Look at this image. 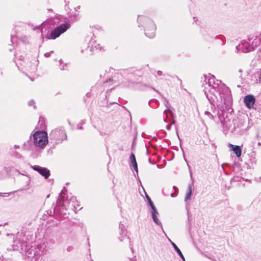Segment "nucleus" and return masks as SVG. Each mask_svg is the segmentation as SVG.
Returning a JSON list of instances; mask_svg holds the SVG:
<instances>
[{"label":"nucleus","mask_w":261,"mask_h":261,"mask_svg":"<svg viewBox=\"0 0 261 261\" xmlns=\"http://www.w3.org/2000/svg\"><path fill=\"white\" fill-rule=\"evenodd\" d=\"M35 102L33 100H31L28 102V105L29 106H33L34 109H35V108H36V106L35 105Z\"/></svg>","instance_id":"obj_30"},{"label":"nucleus","mask_w":261,"mask_h":261,"mask_svg":"<svg viewBox=\"0 0 261 261\" xmlns=\"http://www.w3.org/2000/svg\"><path fill=\"white\" fill-rule=\"evenodd\" d=\"M171 196L172 197H173V194H171Z\"/></svg>","instance_id":"obj_46"},{"label":"nucleus","mask_w":261,"mask_h":261,"mask_svg":"<svg viewBox=\"0 0 261 261\" xmlns=\"http://www.w3.org/2000/svg\"><path fill=\"white\" fill-rule=\"evenodd\" d=\"M215 77L213 75L212 76V77H210V79H208L207 84L206 83V85H207V86H206L205 87H208V86L210 85V86L211 85V87H212L213 85H215L216 87V88H218V87H220L221 85H222L221 84V81L219 80H216V81H215Z\"/></svg>","instance_id":"obj_14"},{"label":"nucleus","mask_w":261,"mask_h":261,"mask_svg":"<svg viewBox=\"0 0 261 261\" xmlns=\"http://www.w3.org/2000/svg\"><path fill=\"white\" fill-rule=\"evenodd\" d=\"M77 128L79 129H83V127H82V125L80 124H77Z\"/></svg>","instance_id":"obj_37"},{"label":"nucleus","mask_w":261,"mask_h":261,"mask_svg":"<svg viewBox=\"0 0 261 261\" xmlns=\"http://www.w3.org/2000/svg\"><path fill=\"white\" fill-rule=\"evenodd\" d=\"M60 69L63 70V68H61H61H60Z\"/></svg>","instance_id":"obj_49"},{"label":"nucleus","mask_w":261,"mask_h":261,"mask_svg":"<svg viewBox=\"0 0 261 261\" xmlns=\"http://www.w3.org/2000/svg\"><path fill=\"white\" fill-rule=\"evenodd\" d=\"M239 71L240 72H242V69H240V70H239Z\"/></svg>","instance_id":"obj_42"},{"label":"nucleus","mask_w":261,"mask_h":261,"mask_svg":"<svg viewBox=\"0 0 261 261\" xmlns=\"http://www.w3.org/2000/svg\"><path fill=\"white\" fill-rule=\"evenodd\" d=\"M203 91L209 102L214 107L216 105L218 107L223 105L229 106L232 102L231 92L225 85H221L218 88L215 85H209L208 87L204 88Z\"/></svg>","instance_id":"obj_1"},{"label":"nucleus","mask_w":261,"mask_h":261,"mask_svg":"<svg viewBox=\"0 0 261 261\" xmlns=\"http://www.w3.org/2000/svg\"><path fill=\"white\" fill-rule=\"evenodd\" d=\"M170 75L167 73H164L163 77L159 78V80H169Z\"/></svg>","instance_id":"obj_26"},{"label":"nucleus","mask_w":261,"mask_h":261,"mask_svg":"<svg viewBox=\"0 0 261 261\" xmlns=\"http://www.w3.org/2000/svg\"><path fill=\"white\" fill-rule=\"evenodd\" d=\"M146 199L148 201V204L149 206L154 205L153 202L152 201L151 199H150V197L148 195H146Z\"/></svg>","instance_id":"obj_28"},{"label":"nucleus","mask_w":261,"mask_h":261,"mask_svg":"<svg viewBox=\"0 0 261 261\" xmlns=\"http://www.w3.org/2000/svg\"><path fill=\"white\" fill-rule=\"evenodd\" d=\"M221 123L223 125L224 131H228L229 130V124L230 122H223L221 121Z\"/></svg>","instance_id":"obj_23"},{"label":"nucleus","mask_w":261,"mask_h":261,"mask_svg":"<svg viewBox=\"0 0 261 261\" xmlns=\"http://www.w3.org/2000/svg\"><path fill=\"white\" fill-rule=\"evenodd\" d=\"M32 168L38 172L40 174L44 177L45 179L48 178L50 175V171L47 168L42 167L38 165H34L32 166Z\"/></svg>","instance_id":"obj_10"},{"label":"nucleus","mask_w":261,"mask_h":261,"mask_svg":"<svg viewBox=\"0 0 261 261\" xmlns=\"http://www.w3.org/2000/svg\"><path fill=\"white\" fill-rule=\"evenodd\" d=\"M171 127V125L170 124H167L166 126V129L167 130H170Z\"/></svg>","instance_id":"obj_36"},{"label":"nucleus","mask_w":261,"mask_h":261,"mask_svg":"<svg viewBox=\"0 0 261 261\" xmlns=\"http://www.w3.org/2000/svg\"><path fill=\"white\" fill-rule=\"evenodd\" d=\"M126 239L128 240V241H129V247H130V249L133 251V245H132V244H131V242H130V239H129L128 237V238H127Z\"/></svg>","instance_id":"obj_35"},{"label":"nucleus","mask_w":261,"mask_h":261,"mask_svg":"<svg viewBox=\"0 0 261 261\" xmlns=\"http://www.w3.org/2000/svg\"><path fill=\"white\" fill-rule=\"evenodd\" d=\"M169 120L171 121L170 124L172 125L174 124L175 123V120H174V118H170Z\"/></svg>","instance_id":"obj_33"},{"label":"nucleus","mask_w":261,"mask_h":261,"mask_svg":"<svg viewBox=\"0 0 261 261\" xmlns=\"http://www.w3.org/2000/svg\"><path fill=\"white\" fill-rule=\"evenodd\" d=\"M33 143L35 146L44 148L48 143L47 134L45 131H37L33 135Z\"/></svg>","instance_id":"obj_5"},{"label":"nucleus","mask_w":261,"mask_h":261,"mask_svg":"<svg viewBox=\"0 0 261 261\" xmlns=\"http://www.w3.org/2000/svg\"><path fill=\"white\" fill-rule=\"evenodd\" d=\"M159 214H153L151 215L152 219L153 221V222L159 226H160L162 229H163V226L161 222L160 221V220L158 218V216Z\"/></svg>","instance_id":"obj_19"},{"label":"nucleus","mask_w":261,"mask_h":261,"mask_svg":"<svg viewBox=\"0 0 261 261\" xmlns=\"http://www.w3.org/2000/svg\"><path fill=\"white\" fill-rule=\"evenodd\" d=\"M132 166L133 167L135 171L138 173V165L137 161H135L134 162H131Z\"/></svg>","instance_id":"obj_25"},{"label":"nucleus","mask_w":261,"mask_h":261,"mask_svg":"<svg viewBox=\"0 0 261 261\" xmlns=\"http://www.w3.org/2000/svg\"><path fill=\"white\" fill-rule=\"evenodd\" d=\"M11 154L12 156H14L17 158H22V156L21 155H20L18 152H17L16 151H13L12 152H11Z\"/></svg>","instance_id":"obj_27"},{"label":"nucleus","mask_w":261,"mask_h":261,"mask_svg":"<svg viewBox=\"0 0 261 261\" xmlns=\"http://www.w3.org/2000/svg\"><path fill=\"white\" fill-rule=\"evenodd\" d=\"M153 89V90L156 91L157 92H158L154 88H152Z\"/></svg>","instance_id":"obj_44"},{"label":"nucleus","mask_w":261,"mask_h":261,"mask_svg":"<svg viewBox=\"0 0 261 261\" xmlns=\"http://www.w3.org/2000/svg\"><path fill=\"white\" fill-rule=\"evenodd\" d=\"M19 146L18 145H15L14 146H13V148L14 149H18L19 148Z\"/></svg>","instance_id":"obj_39"},{"label":"nucleus","mask_w":261,"mask_h":261,"mask_svg":"<svg viewBox=\"0 0 261 261\" xmlns=\"http://www.w3.org/2000/svg\"><path fill=\"white\" fill-rule=\"evenodd\" d=\"M70 26L69 23L66 22L60 24L53 29L50 34V36L46 37L47 39H55L59 37L62 34L65 32Z\"/></svg>","instance_id":"obj_8"},{"label":"nucleus","mask_w":261,"mask_h":261,"mask_svg":"<svg viewBox=\"0 0 261 261\" xmlns=\"http://www.w3.org/2000/svg\"><path fill=\"white\" fill-rule=\"evenodd\" d=\"M192 186H193V184H189L188 186V191L186 193L185 199V200L186 201L191 199V195L192 194Z\"/></svg>","instance_id":"obj_20"},{"label":"nucleus","mask_w":261,"mask_h":261,"mask_svg":"<svg viewBox=\"0 0 261 261\" xmlns=\"http://www.w3.org/2000/svg\"><path fill=\"white\" fill-rule=\"evenodd\" d=\"M103 83H109L111 85H114V86L122 84L124 86L129 87V85L127 84V82L124 81L122 70L120 72L115 73L112 77H107V80L103 82Z\"/></svg>","instance_id":"obj_7"},{"label":"nucleus","mask_w":261,"mask_h":261,"mask_svg":"<svg viewBox=\"0 0 261 261\" xmlns=\"http://www.w3.org/2000/svg\"><path fill=\"white\" fill-rule=\"evenodd\" d=\"M148 105L151 108L153 109H156L159 106L160 102L156 99H152L149 101Z\"/></svg>","instance_id":"obj_18"},{"label":"nucleus","mask_w":261,"mask_h":261,"mask_svg":"<svg viewBox=\"0 0 261 261\" xmlns=\"http://www.w3.org/2000/svg\"><path fill=\"white\" fill-rule=\"evenodd\" d=\"M124 81L127 82V84L130 87L132 84L138 80L140 75L138 74L140 71L135 70L133 68L122 70Z\"/></svg>","instance_id":"obj_6"},{"label":"nucleus","mask_w":261,"mask_h":261,"mask_svg":"<svg viewBox=\"0 0 261 261\" xmlns=\"http://www.w3.org/2000/svg\"><path fill=\"white\" fill-rule=\"evenodd\" d=\"M119 228L120 229V236L119 237V239L120 241H123L126 237V229L125 224L123 222H120L119 223Z\"/></svg>","instance_id":"obj_13"},{"label":"nucleus","mask_w":261,"mask_h":261,"mask_svg":"<svg viewBox=\"0 0 261 261\" xmlns=\"http://www.w3.org/2000/svg\"><path fill=\"white\" fill-rule=\"evenodd\" d=\"M129 260H133V259H131V258H129Z\"/></svg>","instance_id":"obj_48"},{"label":"nucleus","mask_w":261,"mask_h":261,"mask_svg":"<svg viewBox=\"0 0 261 261\" xmlns=\"http://www.w3.org/2000/svg\"><path fill=\"white\" fill-rule=\"evenodd\" d=\"M49 136L50 139L58 141H62L67 138L65 132L62 128H56L50 132Z\"/></svg>","instance_id":"obj_9"},{"label":"nucleus","mask_w":261,"mask_h":261,"mask_svg":"<svg viewBox=\"0 0 261 261\" xmlns=\"http://www.w3.org/2000/svg\"><path fill=\"white\" fill-rule=\"evenodd\" d=\"M76 8L77 9H79L80 8V6L77 7Z\"/></svg>","instance_id":"obj_45"},{"label":"nucleus","mask_w":261,"mask_h":261,"mask_svg":"<svg viewBox=\"0 0 261 261\" xmlns=\"http://www.w3.org/2000/svg\"><path fill=\"white\" fill-rule=\"evenodd\" d=\"M137 21L139 27H145V35L149 38L155 36L156 26L154 22L149 18L140 15L138 17Z\"/></svg>","instance_id":"obj_3"},{"label":"nucleus","mask_w":261,"mask_h":261,"mask_svg":"<svg viewBox=\"0 0 261 261\" xmlns=\"http://www.w3.org/2000/svg\"><path fill=\"white\" fill-rule=\"evenodd\" d=\"M260 44V39L256 36L253 39L250 36L248 37L247 40H244L236 46L238 50H242L244 53H249L253 51Z\"/></svg>","instance_id":"obj_4"},{"label":"nucleus","mask_w":261,"mask_h":261,"mask_svg":"<svg viewBox=\"0 0 261 261\" xmlns=\"http://www.w3.org/2000/svg\"><path fill=\"white\" fill-rule=\"evenodd\" d=\"M184 159H185V160L186 162H187V160H186V159L185 158V157H184Z\"/></svg>","instance_id":"obj_47"},{"label":"nucleus","mask_w":261,"mask_h":261,"mask_svg":"<svg viewBox=\"0 0 261 261\" xmlns=\"http://www.w3.org/2000/svg\"><path fill=\"white\" fill-rule=\"evenodd\" d=\"M164 99L166 100V103H165V106L166 107V109L164 111V113H165L166 115L167 118L164 119V121L165 122H167V119H170V118H174V114L172 112V111L169 109L168 105V101L165 98Z\"/></svg>","instance_id":"obj_12"},{"label":"nucleus","mask_w":261,"mask_h":261,"mask_svg":"<svg viewBox=\"0 0 261 261\" xmlns=\"http://www.w3.org/2000/svg\"><path fill=\"white\" fill-rule=\"evenodd\" d=\"M179 256L180 257V258L182 259V260L184 261H185V257L182 254V253H181V255H179Z\"/></svg>","instance_id":"obj_38"},{"label":"nucleus","mask_w":261,"mask_h":261,"mask_svg":"<svg viewBox=\"0 0 261 261\" xmlns=\"http://www.w3.org/2000/svg\"><path fill=\"white\" fill-rule=\"evenodd\" d=\"M88 47H90V51H93L95 49L100 50L101 48L100 44H99L95 45L94 46L93 45H92L91 47L89 46Z\"/></svg>","instance_id":"obj_22"},{"label":"nucleus","mask_w":261,"mask_h":261,"mask_svg":"<svg viewBox=\"0 0 261 261\" xmlns=\"http://www.w3.org/2000/svg\"><path fill=\"white\" fill-rule=\"evenodd\" d=\"M244 102L245 103L246 107L248 109H250L253 108L255 103V98L253 95H247L244 97Z\"/></svg>","instance_id":"obj_11"},{"label":"nucleus","mask_w":261,"mask_h":261,"mask_svg":"<svg viewBox=\"0 0 261 261\" xmlns=\"http://www.w3.org/2000/svg\"><path fill=\"white\" fill-rule=\"evenodd\" d=\"M34 146L35 145L34 144L33 141H32V137L30 136L29 140H28L27 142H24L22 148L24 149L31 150L33 149Z\"/></svg>","instance_id":"obj_17"},{"label":"nucleus","mask_w":261,"mask_h":261,"mask_svg":"<svg viewBox=\"0 0 261 261\" xmlns=\"http://www.w3.org/2000/svg\"><path fill=\"white\" fill-rule=\"evenodd\" d=\"M229 147L236 154V156L238 158L240 157L242 154L241 147L239 145H234L231 144H229Z\"/></svg>","instance_id":"obj_15"},{"label":"nucleus","mask_w":261,"mask_h":261,"mask_svg":"<svg viewBox=\"0 0 261 261\" xmlns=\"http://www.w3.org/2000/svg\"><path fill=\"white\" fill-rule=\"evenodd\" d=\"M172 246H173V247L174 248V249H175V250L176 251V252H177V253L179 255H181V251H180V250L178 248V247L177 246V245L173 242H172L171 240H169Z\"/></svg>","instance_id":"obj_21"},{"label":"nucleus","mask_w":261,"mask_h":261,"mask_svg":"<svg viewBox=\"0 0 261 261\" xmlns=\"http://www.w3.org/2000/svg\"><path fill=\"white\" fill-rule=\"evenodd\" d=\"M258 145L259 146H260V145H261V143H260V142H258Z\"/></svg>","instance_id":"obj_43"},{"label":"nucleus","mask_w":261,"mask_h":261,"mask_svg":"<svg viewBox=\"0 0 261 261\" xmlns=\"http://www.w3.org/2000/svg\"><path fill=\"white\" fill-rule=\"evenodd\" d=\"M150 206L151 208V210L150 211L151 215L159 214V213H158L155 206H154V205H151Z\"/></svg>","instance_id":"obj_24"},{"label":"nucleus","mask_w":261,"mask_h":261,"mask_svg":"<svg viewBox=\"0 0 261 261\" xmlns=\"http://www.w3.org/2000/svg\"><path fill=\"white\" fill-rule=\"evenodd\" d=\"M156 74H157V75L159 76H163V74H164L163 72L162 71H160V70L157 71Z\"/></svg>","instance_id":"obj_32"},{"label":"nucleus","mask_w":261,"mask_h":261,"mask_svg":"<svg viewBox=\"0 0 261 261\" xmlns=\"http://www.w3.org/2000/svg\"><path fill=\"white\" fill-rule=\"evenodd\" d=\"M204 114L205 115H207L210 119H214L213 116L211 114L210 112H209L208 111H205Z\"/></svg>","instance_id":"obj_31"},{"label":"nucleus","mask_w":261,"mask_h":261,"mask_svg":"<svg viewBox=\"0 0 261 261\" xmlns=\"http://www.w3.org/2000/svg\"><path fill=\"white\" fill-rule=\"evenodd\" d=\"M130 160L131 162L136 161L135 155L133 153H132L130 155Z\"/></svg>","instance_id":"obj_29"},{"label":"nucleus","mask_w":261,"mask_h":261,"mask_svg":"<svg viewBox=\"0 0 261 261\" xmlns=\"http://www.w3.org/2000/svg\"><path fill=\"white\" fill-rule=\"evenodd\" d=\"M85 120H82L79 124L83 125V124H85Z\"/></svg>","instance_id":"obj_40"},{"label":"nucleus","mask_w":261,"mask_h":261,"mask_svg":"<svg viewBox=\"0 0 261 261\" xmlns=\"http://www.w3.org/2000/svg\"><path fill=\"white\" fill-rule=\"evenodd\" d=\"M261 80V72L257 71L252 74L251 76V81L253 84H257Z\"/></svg>","instance_id":"obj_16"},{"label":"nucleus","mask_w":261,"mask_h":261,"mask_svg":"<svg viewBox=\"0 0 261 261\" xmlns=\"http://www.w3.org/2000/svg\"><path fill=\"white\" fill-rule=\"evenodd\" d=\"M65 191H66V189L65 187L63 188V189L61 191L60 195L59 196V198L57 201L56 205L54 207V214L58 215L59 216L63 215L64 216L65 215V213H62V210L64 208L66 209L65 203L66 202L69 204H70V203L72 202L71 206L75 207V205L73 204L74 201L76 200L75 197H72L70 200V201H68V199L65 198L66 193H65Z\"/></svg>","instance_id":"obj_2"},{"label":"nucleus","mask_w":261,"mask_h":261,"mask_svg":"<svg viewBox=\"0 0 261 261\" xmlns=\"http://www.w3.org/2000/svg\"><path fill=\"white\" fill-rule=\"evenodd\" d=\"M86 96H87V97H89L90 96V95H91V94H90V93L88 92V93L86 94Z\"/></svg>","instance_id":"obj_41"},{"label":"nucleus","mask_w":261,"mask_h":261,"mask_svg":"<svg viewBox=\"0 0 261 261\" xmlns=\"http://www.w3.org/2000/svg\"><path fill=\"white\" fill-rule=\"evenodd\" d=\"M53 51H51V52H50V53H45V54H44V56H45V57H47V58L49 57L50 56V53H53Z\"/></svg>","instance_id":"obj_34"}]
</instances>
